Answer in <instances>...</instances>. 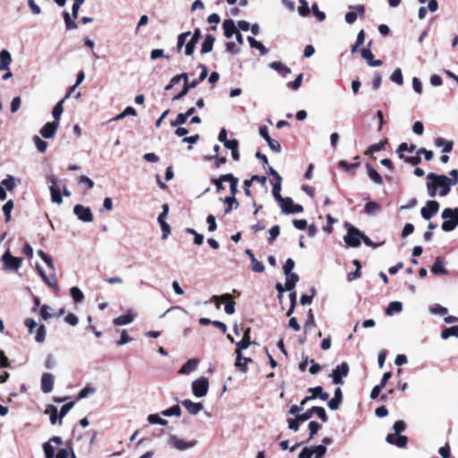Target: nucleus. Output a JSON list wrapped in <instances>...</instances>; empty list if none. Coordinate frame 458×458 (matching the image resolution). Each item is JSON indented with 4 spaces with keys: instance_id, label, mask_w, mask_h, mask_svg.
<instances>
[{
    "instance_id": "nucleus-1",
    "label": "nucleus",
    "mask_w": 458,
    "mask_h": 458,
    "mask_svg": "<svg viewBox=\"0 0 458 458\" xmlns=\"http://www.w3.org/2000/svg\"><path fill=\"white\" fill-rule=\"evenodd\" d=\"M427 177L430 180V182L427 183L428 194L430 197L433 198L436 196L438 188H440L439 195L442 197L446 196L450 192L452 186L451 178L444 174L438 175L433 173L428 174Z\"/></svg>"
},
{
    "instance_id": "nucleus-2",
    "label": "nucleus",
    "mask_w": 458,
    "mask_h": 458,
    "mask_svg": "<svg viewBox=\"0 0 458 458\" xmlns=\"http://www.w3.org/2000/svg\"><path fill=\"white\" fill-rule=\"evenodd\" d=\"M394 433L388 434L386 437V441L391 445H394L398 447H405L408 443L406 436L400 435L406 428V423L403 420H397L393 426Z\"/></svg>"
},
{
    "instance_id": "nucleus-3",
    "label": "nucleus",
    "mask_w": 458,
    "mask_h": 458,
    "mask_svg": "<svg viewBox=\"0 0 458 458\" xmlns=\"http://www.w3.org/2000/svg\"><path fill=\"white\" fill-rule=\"evenodd\" d=\"M441 216L445 220L441 225L443 231L451 232L458 225V208H445L442 211Z\"/></svg>"
},
{
    "instance_id": "nucleus-4",
    "label": "nucleus",
    "mask_w": 458,
    "mask_h": 458,
    "mask_svg": "<svg viewBox=\"0 0 458 458\" xmlns=\"http://www.w3.org/2000/svg\"><path fill=\"white\" fill-rule=\"evenodd\" d=\"M362 233L357 228L352 226L344 236V242L347 246L357 248L360 245Z\"/></svg>"
},
{
    "instance_id": "nucleus-5",
    "label": "nucleus",
    "mask_w": 458,
    "mask_h": 458,
    "mask_svg": "<svg viewBox=\"0 0 458 458\" xmlns=\"http://www.w3.org/2000/svg\"><path fill=\"white\" fill-rule=\"evenodd\" d=\"M208 391V378L201 377L192 382V392L196 397H203Z\"/></svg>"
},
{
    "instance_id": "nucleus-6",
    "label": "nucleus",
    "mask_w": 458,
    "mask_h": 458,
    "mask_svg": "<svg viewBox=\"0 0 458 458\" xmlns=\"http://www.w3.org/2000/svg\"><path fill=\"white\" fill-rule=\"evenodd\" d=\"M350 368L347 362L344 361L333 370L331 377L335 385L343 384V377L349 373Z\"/></svg>"
},
{
    "instance_id": "nucleus-7",
    "label": "nucleus",
    "mask_w": 458,
    "mask_h": 458,
    "mask_svg": "<svg viewBox=\"0 0 458 458\" xmlns=\"http://www.w3.org/2000/svg\"><path fill=\"white\" fill-rule=\"evenodd\" d=\"M212 301L216 302V308H219L220 305L218 303L219 301L225 302V311L227 314H233L235 311L234 306L235 302L233 300V297L229 293L223 294L221 296L214 295L212 297Z\"/></svg>"
},
{
    "instance_id": "nucleus-8",
    "label": "nucleus",
    "mask_w": 458,
    "mask_h": 458,
    "mask_svg": "<svg viewBox=\"0 0 458 458\" xmlns=\"http://www.w3.org/2000/svg\"><path fill=\"white\" fill-rule=\"evenodd\" d=\"M439 210V203L437 200H428L426 206L420 209L421 216L426 219H431Z\"/></svg>"
},
{
    "instance_id": "nucleus-9",
    "label": "nucleus",
    "mask_w": 458,
    "mask_h": 458,
    "mask_svg": "<svg viewBox=\"0 0 458 458\" xmlns=\"http://www.w3.org/2000/svg\"><path fill=\"white\" fill-rule=\"evenodd\" d=\"M162 208H163V211L158 216L157 221H158L161 230H162V239H166L171 233L170 226L165 221V217H166V216L168 214V210H169L168 204H164Z\"/></svg>"
},
{
    "instance_id": "nucleus-10",
    "label": "nucleus",
    "mask_w": 458,
    "mask_h": 458,
    "mask_svg": "<svg viewBox=\"0 0 458 458\" xmlns=\"http://www.w3.org/2000/svg\"><path fill=\"white\" fill-rule=\"evenodd\" d=\"M73 212L77 217L83 222L89 223L93 221V214L89 207L77 204L73 208Z\"/></svg>"
},
{
    "instance_id": "nucleus-11",
    "label": "nucleus",
    "mask_w": 458,
    "mask_h": 458,
    "mask_svg": "<svg viewBox=\"0 0 458 458\" xmlns=\"http://www.w3.org/2000/svg\"><path fill=\"white\" fill-rule=\"evenodd\" d=\"M51 443H55L57 445L64 444L62 437L57 436H54L48 441L45 442L42 448L46 458H55V448Z\"/></svg>"
},
{
    "instance_id": "nucleus-12",
    "label": "nucleus",
    "mask_w": 458,
    "mask_h": 458,
    "mask_svg": "<svg viewBox=\"0 0 458 458\" xmlns=\"http://www.w3.org/2000/svg\"><path fill=\"white\" fill-rule=\"evenodd\" d=\"M259 134L260 136L267 142L269 148H271V150H273L274 152H280L281 151V145L280 143L272 139L268 133V129L266 125H261L259 127Z\"/></svg>"
},
{
    "instance_id": "nucleus-13",
    "label": "nucleus",
    "mask_w": 458,
    "mask_h": 458,
    "mask_svg": "<svg viewBox=\"0 0 458 458\" xmlns=\"http://www.w3.org/2000/svg\"><path fill=\"white\" fill-rule=\"evenodd\" d=\"M282 211L285 214H296L303 211V207L299 204H294L291 198H285L280 203Z\"/></svg>"
},
{
    "instance_id": "nucleus-14",
    "label": "nucleus",
    "mask_w": 458,
    "mask_h": 458,
    "mask_svg": "<svg viewBox=\"0 0 458 458\" xmlns=\"http://www.w3.org/2000/svg\"><path fill=\"white\" fill-rule=\"evenodd\" d=\"M371 44H372V42L369 41L367 47H364L360 50L361 56L363 59L366 60L367 64L369 66H372V67L381 66L383 64V62L379 59L378 60L375 59L374 55L370 49Z\"/></svg>"
},
{
    "instance_id": "nucleus-15",
    "label": "nucleus",
    "mask_w": 458,
    "mask_h": 458,
    "mask_svg": "<svg viewBox=\"0 0 458 458\" xmlns=\"http://www.w3.org/2000/svg\"><path fill=\"white\" fill-rule=\"evenodd\" d=\"M3 261L4 264V267L7 269H18L22 263V259L21 258L14 257L10 254L9 251H6L3 256Z\"/></svg>"
},
{
    "instance_id": "nucleus-16",
    "label": "nucleus",
    "mask_w": 458,
    "mask_h": 458,
    "mask_svg": "<svg viewBox=\"0 0 458 458\" xmlns=\"http://www.w3.org/2000/svg\"><path fill=\"white\" fill-rule=\"evenodd\" d=\"M59 122H48L40 130V134L45 139H51L55 135Z\"/></svg>"
},
{
    "instance_id": "nucleus-17",
    "label": "nucleus",
    "mask_w": 458,
    "mask_h": 458,
    "mask_svg": "<svg viewBox=\"0 0 458 458\" xmlns=\"http://www.w3.org/2000/svg\"><path fill=\"white\" fill-rule=\"evenodd\" d=\"M250 333V329L247 328L243 334L242 339L236 344L235 353L238 354V360L242 359V351L247 349L251 344Z\"/></svg>"
},
{
    "instance_id": "nucleus-18",
    "label": "nucleus",
    "mask_w": 458,
    "mask_h": 458,
    "mask_svg": "<svg viewBox=\"0 0 458 458\" xmlns=\"http://www.w3.org/2000/svg\"><path fill=\"white\" fill-rule=\"evenodd\" d=\"M54 387V376L50 373H44L41 377V390L45 394H48Z\"/></svg>"
},
{
    "instance_id": "nucleus-19",
    "label": "nucleus",
    "mask_w": 458,
    "mask_h": 458,
    "mask_svg": "<svg viewBox=\"0 0 458 458\" xmlns=\"http://www.w3.org/2000/svg\"><path fill=\"white\" fill-rule=\"evenodd\" d=\"M182 404L192 415L198 414L204 408L201 403H194L190 399L182 401Z\"/></svg>"
},
{
    "instance_id": "nucleus-20",
    "label": "nucleus",
    "mask_w": 458,
    "mask_h": 458,
    "mask_svg": "<svg viewBox=\"0 0 458 458\" xmlns=\"http://www.w3.org/2000/svg\"><path fill=\"white\" fill-rule=\"evenodd\" d=\"M51 182H52V184L50 186L51 199L54 203L61 204L63 202V198L61 196V190L57 186V180L55 178H53Z\"/></svg>"
},
{
    "instance_id": "nucleus-21",
    "label": "nucleus",
    "mask_w": 458,
    "mask_h": 458,
    "mask_svg": "<svg viewBox=\"0 0 458 458\" xmlns=\"http://www.w3.org/2000/svg\"><path fill=\"white\" fill-rule=\"evenodd\" d=\"M342 402H343V392L340 387H337L335 390V396L328 401L327 405L330 410L335 411L339 408Z\"/></svg>"
},
{
    "instance_id": "nucleus-22",
    "label": "nucleus",
    "mask_w": 458,
    "mask_h": 458,
    "mask_svg": "<svg viewBox=\"0 0 458 458\" xmlns=\"http://www.w3.org/2000/svg\"><path fill=\"white\" fill-rule=\"evenodd\" d=\"M198 83H199V81L196 79L192 80L191 82L183 83V87H182V90L173 98V101L182 99L183 97H185L187 95V93L189 92V90L191 89L196 88Z\"/></svg>"
},
{
    "instance_id": "nucleus-23",
    "label": "nucleus",
    "mask_w": 458,
    "mask_h": 458,
    "mask_svg": "<svg viewBox=\"0 0 458 458\" xmlns=\"http://www.w3.org/2000/svg\"><path fill=\"white\" fill-rule=\"evenodd\" d=\"M434 275H447L448 271L444 267V259L442 257H437L434 264L430 268Z\"/></svg>"
},
{
    "instance_id": "nucleus-24",
    "label": "nucleus",
    "mask_w": 458,
    "mask_h": 458,
    "mask_svg": "<svg viewBox=\"0 0 458 458\" xmlns=\"http://www.w3.org/2000/svg\"><path fill=\"white\" fill-rule=\"evenodd\" d=\"M366 169L368 176L375 183L381 185L383 184V178L379 174V173L370 165L369 163L366 164Z\"/></svg>"
},
{
    "instance_id": "nucleus-25",
    "label": "nucleus",
    "mask_w": 458,
    "mask_h": 458,
    "mask_svg": "<svg viewBox=\"0 0 458 458\" xmlns=\"http://www.w3.org/2000/svg\"><path fill=\"white\" fill-rule=\"evenodd\" d=\"M224 203L225 204V213L229 214L233 209H236L239 207V201L236 199V196H227L224 199Z\"/></svg>"
},
{
    "instance_id": "nucleus-26",
    "label": "nucleus",
    "mask_w": 458,
    "mask_h": 458,
    "mask_svg": "<svg viewBox=\"0 0 458 458\" xmlns=\"http://www.w3.org/2000/svg\"><path fill=\"white\" fill-rule=\"evenodd\" d=\"M223 29L225 36L228 38L237 32L234 21L231 19L224 21Z\"/></svg>"
},
{
    "instance_id": "nucleus-27",
    "label": "nucleus",
    "mask_w": 458,
    "mask_h": 458,
    "mask_svg": "<svg viewBox=\"0 0 458 458\" xmlns=\"http://www.w3.org/2000/svg\"><path fill=\"white\" fill-rule=\"evenodd\" d=\"M215 40L216 38L213 35L208 34L205 37V39L201 45L200 53L204 55L211 52L213 49Z\"/></svg>"
},
{
    "instance_id": "nucleus-28",
    "label": "nucleus",
    "mask_w": 458,
    "mask_h": 458,
    "mask_svg": "<svg viewBox=\"0 0 458 458\" xmlns=\"http://www.w3.org/2000/svg\"><path fill=\"white\" fill-rule=\"evenodd\" d=\"M12 63L11 54L4 49L0 52V71L9 70V65Z\"/></svg>"
},
{
    "instance_id": "nucleus-29",
    "label": "nucleus",
    "mask_w": 458,
    "mask_h": 458,
    "mask_svg": "<svg viewBox=\"0 0 458 458\" xmlns=\"http://www.w3.org/2000/svg\"><path fill=\"white\" fill-rule=\"evenodd\" d=\"M169 443L176 449L178 450H185L191 446H192V444L185 442L182 439H179L175 436H171L169 437Z\"/></svg>"
},
{
    "instance_id": "nucleus-30",
    "label": "nucleus",
    "mask_w": 458,
    "mask_h": 458,
    "mask_svg": "<svg viewBox=\"0 0 458 458\" xmlns=\"http://www.w3.org/2000/svg\"><path fill=\"white\" fill-rule=\"evenodd\" d=\"M134 319V315L129 311L126 314L121 315L114 318L113 323L115 326H123L131 323Z\"/></svg>"
},
{
    "instance_id": "nucleus-31",
    "label": "nucleus",
    "mask_w": 458,
    "mask_h": 458,
    "mask_svg": "<svg viewBox=\"0 0 458 458\" xmlns=\"http://www.w3.org/2000/svg\"><path fill=\"white\" fill-rule=\"evenodd\" d=\"M226 182L230 183V193L233 196H236L238 192V183L239 179L235 177L233 174H225Z\"/></svg>"
},
{
    "instance_id": "nucleus-32",
    "label": "nucleus",
    "mask_w": 458,
    "mask_h": 458,
    "mask_svg": "<svg viewBox=\"0 0 458 458\" xmlns=\"http://www.w3.org/2000/svg\"><path fill=\"white\" fill-rule=\"evenodd\" d=\"M310 393H311V397L315 399L316 397H318L322 401H327L329 397V394L326 392H324L323 387L318 386L315 387H310L308 390Z\"/></svg>"
},
{
    "instance_id": "nucleus-33",
    "label": "nucleus",
    "mask_w": 458,
    "mask_h": 458,
    "mask_svg": "<svg viewBox=\"0 0 458 458\" xmlns=\"http://www.w3.org/2000/svg\"><path fill=\"white\" fill-rule=\"evenodd\" d=\"M45 413L49 414V420L52 425L56 424L57 421L59 422V411L55 405H47Z\"/></svg>"
},
{
    "instance_id": "nucleus-34",
    "label": "nucleus",
    "mask_w": 458,
    "mask_h": 458,
    "mask_svg": "<svg viewBox=\"0 0 458 458\" xmlns=\"http://www.w3.org/2000/svg\"><path fill=\"white\" fill-rule=\"evenodd\" d=\"M270 67L276 71L283 77H286L289 73H291V69L281 62H273L270 64Z\"/></svg>"
},
{
    "instance_id": "nucleus-35",
    "label": "nucleus",
    "mask_w": 458,
    "mask_h": 458,
    "mask_svg": "<svg viewBox=\"0 0 458 458\" xmlns=\"http://www.w3.org/2000/svg\"><path fill=\"white\" fill-rule=\"evenodd\" d=\"M435 145L437 147H443L444 153H449L452 151L454 147V142L452 140H446L444 138H437L435 140Z\"/></svg>"
},
{
    "instance_id": "nucleus-36",
    "label": "nucleus",
    "mask_w": 458,
    "mask_h": 458,
    "mask_svg": "<svg viewBox=\"0 0 458 458\" xmlns=\"http://www.w3.org/2000/svg\"><path fill=\"white\" fill-rule=\"evenodd\" d=\"M198 365V360L196 359H191L187 360L180 369V374H190L192 372Z\"/></svg>"
},
{
    "instance_id": "nucleus-37",
    "label": "nucleus",
    "mask_w": 458,
    "mask_h": 458,
    "mask_svg": "<svg viewBox=\"0 0 458 458\" xmlns=\"http://www.w3.org/2000/svg\"><path fill=\"white\" fill-rule=\"evenodd\" d=\"M285 289L286 291H292L299 281V276L295 273H290L288 275H285Z\"/></svg>"
},
{
    "instance_id": "nucleus-38",
    "label": "nucleus",
    "mask_w": 458,
    "mask_h": 458,
    "mask_svg": "<svg viewBox=\"0 0 458 458\" xmlns=\"http://www.w3.org/2000/svg\"><path fill=\"white\" fill-rule=\"evenodd\" d=\"M387 143V139H385L381 140L378 143L370 145L368 149L365 151V155L367 156H372L374 152H378L380 150H383L385 148L386 144Z\"/></svg>"
},
{
    "instance_id": "nucleus-39",
    "label": "nucleus",
    "mask_w": 458,
    "mask_h": 458,
    "mask_svg": "<svg viewBox=\"0 0 458 458\" xmlns=\"http://www.w3.org/2000/svg\"><path fill=\"white\" fill-rule=\"evenodd\" d=\"M250 362H252V359L243 357L242 355V359L238 360V354H236L235 366L240 371L246 372L248 370V364Z\"/></svg>"
},
{
    "instance_id": "nucleus-40",
    "label": "nucleus",
    "mask_w": 458,
    "mask_h": 458,
    "mask_svg": "<svg viewBox=\"0 0 458 458\" xmlns=\"http://www.w3.org/2000/svg\"><path fill=\"white\" fill-rule=\"evenodd\" d=\"M248 41L250 43V47L259 49L262 55L267 53V49L265 47V46L261 42L256 40L254 38L248 37Z\"/></svg>"
},
{
    "instance_id": "nucleus-41",
    "label": "nucleus",
    "mask_w": 458,
    "mask_h": 458,
    "mask_svg": "<svg viewBox=\"0 0 458 458\" xmlns=\"http://www.w3.org/2000/svg\"><path fill=\"white\" fill-rule=\"evenodd\" d=\"M282 181H276L273 182L272 192L276 200L280 204L285 198H283L280 194Z\"/></svg>"
},
{
    "instance_id": "nucleus-42",
    "label": "nucleus",
    "mask_w": 458,
    "mask_h": 458,
    "mask_svg": "<svg viewBox=\"0 0 458 458\" xmlns=\"http://www.w3.org/2000/svg\"><path fill=\"white\" fill-rule=\"evenodd\" d=\"M415 148H416L415 145L411 144V145L408 146V144L406 142H403L399 145L396 152L398 153L399 157L402 159V158H404V157H405L403 155L404 151L413 152L415 150Z\"/></svg>"
},
{
    "instance_id": "nucleus-43",
    "label": "nucleus",
    "mask_w": 458,
    "mask_h": 458,
    "mask_svg": "<svg viewBox=\"0 0 458 458\" xmlns=\"http://www.w3.org/2000/svg\"><path fill=\"white\" fill-rule=\"evenodd\" d=\"M380 209H381V206L377 202L371 201V200L368 201L364 207V211L368 215H372L375 212L379 211Z\"/></svg>"
},
{
    "instance_id": "nucleus-44",
    "label": "nucleus",
    "mask_w": 458,
    "mask_h": 458,
    "mask_svg": "<svg viewBox=\"0 0 458 458\" xmlns=\"http://www.w3.org/2000/svg\"><path fill=\"white\" fill-rule=\"evenodd\" d=\"M458 335V326H453L451 327H445L441 332V337L443 339H447L450 336H457Z\"/></svg>"
},
{
    "instance_id": "nucleus-45",
    "label": "nucleus",
    "mask_w": 458,
    "mask_h": 458,
    "mask_svg": "<svg viewBox=\"0 0 458 458\" xmlns=\"http://www.w3.org/2000/svg\"><path fill=\"white\" fill-rule=\"evenodd\" d=\"M63 17L65 22L66 30H75L78 28L77 23L71 18L68 12H63Z\"/></svg>"
},
{
    "instance_id": "nucleus-46",
    "label": "nucleus",
    "mask_w": 458,
    "mask_h": 458,
    "mask_svg": "<svg viewBox=\"0 0 458 458\" xmlns=\"http://www.w3.org/2000/svg\"><path fill=\"white\" fill-rule=\"evenodd\" d=\"M70 293H71L72 300L76 303L81 302L84 299V295H83L82 292L76 286H73L70 289Z\"/></svg>"
},
{
    "instance_id": "nucleus-47",
    "label": "nucleus",
    "mask_w": 458,
    "mask_h": 458,
    "mask_svg": "<svg viewBox=\"0 0 458 458\" xmlns=\"http://www.w3.org/2000/svg\"><path fill=\"white\" fill-rule=\"evenodd\" d=\"M403 310V304L399 301H392L389 303L386 310L387 315H392L394 312H400Z\"/></svg>"
},
{
    "instance_id": "nucleus-48",
    "label": "nucleus",
    "mask_w": 458,
    "mask_h": 458,
    "mask_svg": "<svg viewBox=\"0 0 458 458\" xmlns=\"http://www.w3.org/2000/svg\"><path fill=\"white\" fill-rule=\"evenodd\" d=\"M14 204L12 199H9L4 206H3V212L5 216V222L8 223L11 220V212L13 209Z\"/></svg>"
},
{
    "instance_id": "nucleus-49",
    "label": "nucleus",
    "mask_w": 458,
    "mask_h": 458,
    "mask_svg": "<svg viewBox=\"0 0 458 458\" xmlns=\"http://www.w3.org/2000/svg\"><path fill=\"white\" fill-rule=\"evenodd\" d=\"M311 411L315 413L323 422H327L328 420V417L325 409L321 406H313L311 407Z\"/></svg>"
},
{
    "instance_id": "nucleus-50",
    "label": "nucleus",
    "mask_w": 458,
    "mask_h": 458,
    "mask_svg": "<svg viewBox=\"0 0 458 458\" xmlns=\"http://www.w3.org/2000/svg\"><path fill=\"white\" fill-rule=\"evenodd\" d=\"M360 165V162H355V163H352V164L348 163L345 160H340L338 162V166L346 172H350L351 170H353V169L359 167Z\"/></svg>"
},
{
    "instance_id": "nucleus-51",
    "label": "nucleus",
    "mask_w": 458,
    "mask_h": 458,
    "mask_svg": "<svg viewBox=\"0 0 458 458\" xmlns=\"http://www.w3.org/2000/svg\"><path fill=\"white\" fill-rule=\"evenodd\" d=\"M64 102V99L60 100L53 108L52 114L55 118V122H58L60 119V116L64 111L63 104Z\"/></svg>"
},
{
    "instance_id": "nucleus-52",
    "label": "nucleus",
    "mask_w": 458,
    "mask_h": 458,
    "mask_svg": "<svg viewBox=\"0 0 458 458\" xmlns=\"http://www.w3.org/2000/svg\"><path fill=\"white\" fill-rule=\"evenodd\" d=\"M182 413V410L178 404L172 406L169 409H166L162 411V414L166 417L170 416H180Z\"/></svg>"
},
{
    "instance_id": "nucleus-53",
    "label": "nucleus",
    "mask_w": 458,
    "mask_h": 458,
    "mask_svg": "<svg viewBox=\"0 0 458 458\" xmlns=\"http://www.w3.org/2000/svg\"><path fill=\"white\" fill-rule=\"evenodd\" d=\"M1 185L5 188L4 190L12 191L16 184L14 178L12 175H7V177L2 181Z\"/></svg>"
},
{
    "instance_id": "nucleus-54",
    "label": "nucleus",
    "mask_w": 458,
    "mask_h": 458,
    "mask_svg": "<svg viewBox=\"0 0 458 458\" xmlns=\"http://www.w3.org/2000/svg\"><path fill=\"white\" fill-rule=\"evenodd\" d=\"M33 142L35 143L37 149L40 153L46 152L47 148V143L45 140H43L41 138H39L38 136L36 135L33 137Z\"/></svg>"
},
{
    "instance_id": "nucleus-55",
    "label": "nucleus",
    "mask_w": 458,
    "mask_h": 458,
    "mask_svg": "<svg viewBox=\"0 0 458 458\" xmlns=\"http://www.w3.org/2000/svg\"><path fill=\"white\" fill-rule=\"evenodd\" d=\"M74 402H70L64 404L59 411V425H62L63 418L69 412V411L74 406Z\"/></svg>"
},
{
    "instance_id": "nucleus-56",
    "label": "nucleus",
    "mask_w": 458,
    "mask_h": 458,
    "mask_svg": "<svg viewBox=\"0 0 458 458\" xmlns=\"http://www.w3.org/2000/svg\"><path fill=\"white\" fill-rule=\"evenodd\" d=\"M225 174L220 175L218 178L211 179V182L216 186V191L219 192L225 189L223 182H226Z\"/></svg>"
},
{
    "instance_id": "nucleus-57",
    "label": "nucleus",
    "mask_w": 458,
    "mask_h": 458,
    "mask_svg": "<svg viewBox=\"0 0 458 458\" xmlns=\"http://www.w3.org/2000/svg\"><path fill=\"white\" fill-rule=\"evenodd\" d=\"M390 79L394 83H396L398 85H403V73H402L401 69L397 68L396 70H394V72L392 73Z\"/></svg>"
},
{
    "instance_id": "nucleus-58",
    "label": "nucleus",
    "mask_w": 458,
    "mask_h": 458,
    "mask_svg": "<svg viewBox=\"0 0 458 458\" xmlns=\"http://www.w3.org/2000/svg\"><path fill=\"white\" fill-rule=\"evenodd\" d=\"M38 255L42 259V260H44V262L47 265L49 268H55L54 262L50 255L47 254L41 250L38 251Z\"/></svg>"
},
{
    "instance_id": "nucleus-59",
    "label": "nucleus",
    "mask_w": 458,
    "mask_h": 458,
    "mask_svg": "<svg viewBox=\"0 0 458 458\" xmlns=\"http://www.w3.org/2000/svg\"><path fill=\"white\" fill-rule=\"evenodd\" d=\"M148 420L151 424H160V425H167L168 421L160 418L158 414H149L148 417Z\"/></svg>"
},
{
    "instance_id": "nucleus-60",
    "label": "nucleus",
    "mask_w": 458,
    "mask_h": 458,
    "mask_svg": "<svg viewBox=\"0 0 458 458\" xmlns=\"http://www.w3.org/2000/svg\"><path fill=\"white\" fill-rule=\"evenodd\" d=\"M280 233V226L278 225H276L272 226L269 230V237L267 238L268 242L271 244L275 242V240L277 238V236Z\"/></svg>"
},
{
    "instance_id": "nucleus-61",
    "label": "nucleus",
    "mask_w": 458,
    "mask_h": 458,
    "mask_svg": "<svg viewBox=\"0 0 458 458\" xmlns=\"http://www.w3.org/2000/svg\"><path fill=\"white\" fill-rule=\"evenodd\" d=\"M77 182L79 184H85L87 190H90L94 187V182L86 175H80Z\"/></svg>"
},
{
    "instance_id": "nucleus-62",
    "label": "nucleus",
    "mask_w": 458,
    "mask_h": 458,
    "mask_svg": "<svg viewBox=\"0 0 458 458\" xmlns=\"http://www.w3.org/2000/svg\"><path fill=\"white\" fill-rule=\"evenodd\" d=\"M46 338V327L44 325H40L36 332L35 340L38 343H43Z\"/></svg>"
},
{
    "instance_id": "nucleus-63",
    "label": "nucleus",
    "mask_w": 458,
    "mask_h": 458,
    "mask_svg": "<svg viewBox=\"0 0 458 458\" xmlns=\"http://www.w3.org/2000/svg\"><path fill=\"white\" fill-rule=\"evenodd\" d=\"M321 428V425L315 421V420H312L309 423V429H310V437H309V439H311L314 435H316L318 433V431Z\"/></svg>"
},
{
    "instance_id": "nucleus-64",
    "label": "nucleus",
    "mask_w": 458,
    "mask_h": 458,
    "mask_svg": "<svg viewBox=\"0 0 458 458\" xmlns=\"http://www.w3.org/2000/svg\"><path fill=\"white\" fill-rule=\"evenodd\" d=\"M302 79H303V74L301 73L295 78V80L293 81L288 82L287 87L293 90H297L301 85Z\"/></svg>"
}]
</instances>
